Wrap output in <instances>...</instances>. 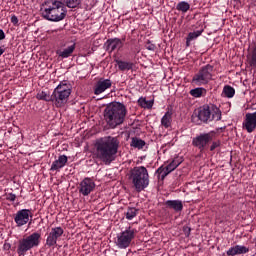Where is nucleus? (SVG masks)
<instances>
[{
	"instance_id": "f257e3e1",
	"label": "nucleus",
	"mask_w": 256,
	"mask_h": 256,
	"mask_svg": "<svg viewBox=\"0 0 256 256\" xmlns=\"http://www.w3.org/2000/svg\"><path fill=\"white\" fill-rule=\"evenodd\" d=\"M81 5V0H50L45 2L42 17L47 21L59 23L67 17V7L75 9Z\"/></svg>"
},
{
	"instance_id": "f03ea898",
	"label": "nucleus",
	"mask_w": 256,
	"mask_h": 256,
	"mask_svg": "<svg viewBox=\"0 0 256 256\" xmlns=\"http://www.w3.org/2000/svg\"><path fill=\"white\" fill-rule=\"evenodd\" d=\"M119 151V139L113 136H105L96 141V157L105 165H111L115 161Z\"/></svg>"
},
{
	"instance_id": "7ed1b4c3",
	"label": "nucleus",
	"mask_w": 256,
	"mask_h": 256,
	"mask_svg": "<svg viewBox=\"0 0 256 256\" xmlns=\"http://www.w3.org/2000/svg\"><path fill=\"white\" fill-rule=\"evenodd\" d=\"M126 115L127 107L121 102L111 103L104 110V119L111 129H115L118 125H122Z\"/></svg>"
},
{
	"instance_id": "20e7f679",
	"label": "nucleus",
	"mask_w": 256,
	"mask_h": 256,
	"mask_svg": "<svg viewBox=\"0 0 256 256\" xmlns=\"http://www.w3.org/2000/svg\"><path fill=\"white\" fill-rule=\"evenodd\" d=\"M130 180L138 193L149 187V171L145 166H136L130 171Z\"/></svg>"
},
{
	"instance_id": "39448f33",
	"label": "nucleus",
	"mask_w": 256,
	"mask_h": 256,
	"mask_svg": "<svg viewBox=\"0 0 256 256\" xmlns=\"http://www.w3.org/2000/svg\"><path fill=\"white\" fill-rule=\"evenodd\" d=\"M71 84L60 82V84L52 92V103L57 108L65 107L71 96Z\"/></svg>"
},
{
	"instance_id": "423d86ee",
	"label": "nucleus",
	"mask_w": 256,
	"mask_h": 256,
	"mask_svg": "<svg viewBox=\"0 0 256 256\" xmlns=\"http://www.w3.org/2000/svg\"><path fill=\"white\" fill-rule=\"evenodd\" d=\"M197 117L202 123H211V121H221V109L215 105H203L198 108Z\"/></svg>"
},
{
	"instance_id": "0eeeda50",
	"label": "nucleus",
	"mask_w": 256,
	"mask_h": 256,
	"mask_svg": "<svg viewBox=\"0 0 256 256\" xmlns=\"http://www.w3.org/2000/svg\"><path fill=\"white\" fill-rule=\"evenodd\" d=\"M41 243V234L39 232H34L29 236H26L19 240L17 253L20 256H24L27 251H31V249H35V247H39Z\"/></svg>"
},
{
	"instance_id": "6e6552de",
	"label": "nucleus",
	"mask_w": 256,
	"mask_h": 256,
	"mask_svg": "<svg viewBox=\"0 0 256 256\" xmlns=\"http://www.w3.org/2000/svg\"><path fill=\"white\" fill-rule=\"evenodd\" d=\"M135 239V229L128 227L126 230L117 234L115 245L118 249H127L131 245V241Z\"/></svg>"
},
{
	"instance_id": "1a4fd4ad",
	"label": "nucleus",
	"mask_w": 256,
	"mask_h": 256,
	"mask_svg": "<svg viewBox=\"0 0 256 256\" xmlns=\"http://www.w3.org/2000/svg\"><path fill=\"white\" fill-rule=\"evenodd\" d=\"M213 78V66L207 64L193 77L192 81L195 85H207Z\"/></svg>"
},
{
	"instance_id": "9d476101",
	"label": "nucleus",
	"mask_w": 256,
	"mask_h": 256,
	"mask_svg": "<svg viewBox=\"0 0 256 256\" xmlns=\"http://www.w3.org/2000/svg\"><path fill=\"white\" fill-rule=\"evenodd\" d=\"M95 187V181L90 177H86L80 181L78 191L83 197H88V195H91L95 191Z\"/></svg>"
},
{
	"instance_id": "9b49d317",
	"label": "nucleus",
	"mask_w": 256,
	"mask_h": 256,
	"mask_svg": "<svg viewBox=\"0 0 256 256\" xmlns=\"http://www.w3.org/2000/svg\"><path fill=\"white\" fill-rule=\"evenodd\" d=\"M31 219H33V213L30 209H21L14 215V223H16L18 227L27 225Z\"/></svg>"
},
{
	"instance_id": "f8f14e48",
	"label": "nucleus",
	"mask_w": 256,
	"mask_h": 256,
	"mask_svg": "<svg viewBox=\"0 0 256 256\" xmlns=\"http://www.w3.org/2000/svg\"><path fill=\"white\" fill-rule=\"evenodd\" d=\"M63 233H65V231L61 227L52 228L46 239V245L48 247H55L59 238L63 236Z\"/></svg>"
},
{
	"instance_id": "ddd939ff",
	"label": "nucleus",
	"mask_w": 256,
	"mask_h": 256,
	"mask_svg": "<svg viewBox=\"0 0 256 256\" xmlns=\"http://www.w3.org/2000/svg\"><path fill=\"white\" fill-rule=\"evenodd\" d=\"M243 128L246 129L247 133H253L256 129V112L247 113L243 122Z\"/></svg>"
},
{
	"instance_id": "4468645a",
	"label": "nucleus",
	"mask_w": 256,
	"mask_h": 256,
	"mask_svg": "<svg viewBox=\"0 0 256 256\" xmlns=\"http://www.w3.org/2000/svg\"><path fill=\"white\" fill-rule=\"evenodd\" d=\"M112 85H113V82L110 79L100 78L95 85L94 94L101 95V93H105L107 89H111Z\"/></svg>"
},
{
	"instance_id": "2eb2a0df",
	"label": "nucleus",
	"mask_w": 256,
	"mask_h": 256,
	"mask_svg": "<svg viewBox=\"0 0 256 256\" xmlns=\"http://www.w3.org/2000/svg\"><path fill=\"white\" fill-rule=\"evenodd\" d=\"M211 134H202L196 138L193 139L192 144L194 147H198V149H205V146L209 141H211Z\"/></svg>"
},
{
	"instance_id": "dca6fc26",
	"label": "nucleus",
	"mask_w": 256,
	"mask_h": 256,
	"mask_svg": "<svg viewBox=\"0 0 256 256\" xmlns=\"http://www.w3.org/2000/svg\"><path fill=\"white\" fill-rule=\"evenodd\" d=\"M123 48V42L119 38H111L106 41V49L110 53H113V51H119V49Z\"/></svg>"
},
{
	"instance_id": "f3484780",
	"label": "nucleus",
	"mask_w": 256,
	"mask_h": 256,
	"mask_svg": "<svg viewBox=\"0 0 256 256\" xmlns=\"http://www.w3.org/2000/svg\"><path fill=\"white\" fill-rule=\"evenodd\" d=\"M74 51H75V43L57 50L56 55H58V57H61V59H69V57L73 55Z\"/></svg>"
},
{
	"instance_id": "a211bd4d",
	"label": "nucleus",
	"mask_w": 256,
	"mask_h": 256,
	"mask_svg": "<svg viewBox=\"0 0 256 256\" xmlns=\"http://www.w3.org/2000/svg\"><path fill=\"white\" fill-rule=\"evenodd\" d=\"M67 161H69V158H67L66 155H60L58 159L52 163L50 170L59 171L60 169H63V167L67 165Z\"/></svg>"
},
{
	"instance_id": "6ab92c4d",
	"label": "nucleus",
	"mask_w": 256,
	"mask_h": 256,
	"mask_svg": "<svg viewBox=\"0 0 256 256\" xmlns=\"http://www.w3.org/2000/svg\"><path fill=\"white\" fill-rule=\"evenodd\" d=\"M166 207L168 209H173L176 213H181L183 211V201L181 200H167Z\"/></svg>"
},
{
	"instance_id": "aec40b11",
	"label": "nucleus",
	"mask_w": 256,
	"mask_h": 256,
	"mask_svg": "<svg viewBox=\"0 0 256 256\" xmlns=\"http://www.w3.org/2000/svg\"><path fill=\"white\" fill-rule=\"evenodd\" d=\"M244 253H249V248L241 245H236L227 251V255L231 256L243 255Z\"/></svg>"
},
{
	"instance_id": "412c9836",
	"label": "nucleus",
	"mask_w": 256,
	"mask_h": 256,
	"mask_svg": "<svg viewBox=\"0 0 256 256\" xmlns=\"http://www.w3.org/2000/svg\"><path fill=\"white\" fill-rule=\"evenodd\" d=\"M171 123H173V112L167 111L161 118V125L165 129H169V127H171Z\"/></svg>"
},
{
	"instance_id": "4be33fe9",
	"label": "nucleus",
	"mask_w": 256,
	"mask_h": 256,
	"mask_svg": "<svg viewBox=\"0 0 256 256\" xmlns=\"http://www.w3.org/2000/svg\"><path fill=\"white\" fill-rule=\"evenodd\" d=\"M202 34H203V29L190 32L186 38V46L189 47V45H191V41H195V39H197L198 37H201Z\"/></svg>"
},
{
	"instance_id": "5701e85b",
	"label": "nucleus",
	"mask_w": 256,
	"mask_h": 256,
	"mask_svg": "<svg viewBox=\"0 0 256 256\" xmlns=\"http://www.w3.org/2000/svg\"><path fill=\"white\" fill-rule=\"evenodd\" d=\"M169 173H171V172L169 170H167V167L160 166L156 170L155 175H156L157 179H159L160 181H164L165 177H167V175H169Z\"/></svg>"
},
{
	"instance_id": "b1692460",
	"label": "nucleus",
	"mask_w": 256,
	"mask_h": 256,
	"mask_svg": "<svg viewBox=\"0 0 256 256\" xmlns=\"http://www.w3.org/2000/svg\"><path fill=\"white\" fill-rule=\"evenodd\" d=\"M183 163V160L179 157L175 158L174 160H172L167 166L166 169L167 171H169L170 173H173V171H175L179 165Z\"/></svg>"
},
{
	"instance_id": "393cba45",
	"label": "nucleus",
	"mask_w": 256,
	"mask_h": 256,
	"mask_svg": "<svg viewBox=\"0 0 256 256\" xmlns=\"http://www.w3.org/2000/svg\"><path fill=\"white\" fill-rule=\"evenodd\" d=\"M116 63L120 71H131L133 69V63L131 62L116 60Z\"/></svg>"
},
{
	"instance_id": "a878e982",
	"label": "nucleus",
	"mask_w": 256,
	"mask_h": 256,
	"mask_svg": "<svg viewBox=\"0 0 256 256\" xmlns=\"http://www.w3.org/2000/svg\"><path fill=\"white\" fill-rule=\"evenodd\" d=\"M138 105L143 109H151L153 107V100H147L144 97L138 99Z\"/></svg>"
},
{
	"instance_id": "bb28decb",
	"label": "nucleus",
	"mask_w": 256,
	"mask_h": 256,
	"mask_svg": "<svg viewBox=\"0 0 256 256\" xmlns=\"http://www.w3.org/2000/svg\"><path fill=\"white\" fill-rule=\"evenodd\" d=\"M139 214V209L132 207L128 208L125 212V217L128 221H132V219H135V216Z\"/></svg>"
},
{
	"instance_id": "cd10ccee",
	"label": "nucleus",
	"mask_w": 256,
	"mask_h": 256,
	"mask_svg": "<svg viewBox=\"0 0 256 256\" xmlns=\"http://www.w3.org/2000/svg\"><path fill=\"white\" fill-rule=\"evenodd\" d=\"M130 145L135 149H143L145 147V141L141 140V138L134 137L132 138Z\"/></svg>"
},
{
	"instance_id": "c85d7f7f",
	"label": "nucleus",
	"mask_w": 256,
	"mask_h": 256,
	"mask_svg": "<svg viewBox=\"0 0 256 256\" xmlns=\"http://www.w3.org/2000/svg\"><path fill=\"white\" fill-rule=\"evenodd\" d=\"M205 93H207V90H205V88H201V87L194 88V89L190 90V95L195 98L203 97V95H205Z\"/></svg>"
},
{
	"instance_id": "c756f323",
	"label": "nucleus",
	"mask_w": 256,
	"mask_h": 256,
	"mask_svg": "<svg viewBox=\"0 0 256 256\" xmlns=\"http://www.w3.org/2000/svg\"><path fill=\"white\" fill-rule=\"evenodd\" d=\"M37 99H39L40 101H51L53 103V94L49 95L47 92L41 91L37 94Z\"/></svg>"
},
{
	"instance_id": "7c9ffc66",
	"label": "nucleus",
	"mask_w": 256,
	"mask_h": 256,
	"mask_svg": "<svg viewBox=\"0 0 256 256\" xmlns=\"http://www.w3.org/2000/svg\"><path fill=\"white\" fill-rule=\"evenodd\" d=\"M177 11H181L182 13H187L189 9H191V5L188 2L181 1L176 6Z\"/></svg>"
},
{
	"instance_id": "2f4dec72",
	"label": "nucleus",
	"mask_w": 256,
	"mask_h": 256,
	"mask_svg": "<svg viewBox=\"0 0 256 256\" xmlns=\"http://www.w3.org/2000/svg\"><path fill=\"white\" fill-rule=\"evenodd\" d=\"M225 96L228 97V99H231L235 96V88L226 85L225 86Z\"/></svg>"
},
{
	"instance_id": "473e14b6",
	"label": "nucleus",
	"mask_w": 256,
	"mask_h": 256,
	"mask_svg": "<svg viewBox=\"0 0 256 256\" xmlns=\"http://www.w3.org/2000/svg\"><path fill=\"white\" fill-rule=\"evenodd\" d=\"M145 48L148 50V51H155L156 49V46L155 44L151 43V41H148L145 45Z\"/></svg>"
},
{
	"instance_id": "72a5a7b5",
	"label": "nucleus",
	"mask_w": 256,
	"mask_h": 256,
	"mask_svg": "<svg viewBox=\"0 0 256 256\" xmlns=\"http://www.w3.org/2000/svg\"><path fill=\"white\" fill-rule=\"evenodd\" d=\"M6 199H7V201L13 202V201H15V199H17V196L13 193H8V194H6Z\"/></svg>"
},
{
	"instance_id": "f704fd0d",
	"label": "nucleus",
	"mask_w": 256,
	"mask_h": 256,
	"mask_svg": "<svg viewBox=\"0 0 256 256\" xmlns=\"http://www.w3.org/2000/svg\"><path fill=\"white\" fill-rule=\"evenodd\" d=\"M11 23H13V25H18L19 18H17V16H15V15L11 16Z\"/></svg>"
},
{
	"instance_id": "c9c22d12",
	"label": "nucleus",
	"mask_w": 256,
	"mask_h": 256,
	"mask_svg": "<svg viewBox=\"0 0 256 256\" xmlns=\"http://www.w3.org/2000/svg\"><path fill=\"white\" fill-rule=\"evenodd\" d=\"M184 233H185L186 237H189V235H191V228H189V227L184 228Z\"/></svg>"
},
{
	"instance_id": "e433bc0d",
	"label": "nucleus",
	"mask_w": 256,
	"mask_h": 256,
	"mask_svg": "<svg viewBox=\"0 0 256 256\" xmlns=\"http://www.w3.org/2000/svg\"><path fill=\"white\" fill-rule=\"evenodd\" d=\"M3 39H5V32L3 29H0V41H3Z\"/></svg>"
},
{
	"instance_id": "4c0bfd02",
	"label": "nucleus",
	"mask_w": 256,
	"mask_h": 256,
	"mask_svg": "<svg viewBox=\"0 0 256 256\" xmlns=\"http://www.w3.org/2000/svg\"><path fill=\"white\" fill-rule=\"evenodd\" d=\"M217 147V143H213V145L210 147V150L213 151L215 150Z\"/></svg>"
},
{
	"instance_id": "58836bf2",
	"label": "nucleus",
	"mask_w": 256,
	"mask_h": 256,
	"mask_svg": "<svg viewBox=\"0 0 256 256\" xmlns=\"http://www.w3.org/2000/svg\"><path fill=\"white\" fill-rule=\"evenodd\" d=\"M3 53H5V48L0 46V57H1V55H3Z\"/></svg>"
},
{
	"instance_id": "ea45409f",
	"label": "nucleus",
	"mask_w": 256,
	"mask_h": 256,
	"mask_svg": "<svg viewBox=\"0 0 256 256\" xmlns=\"http://www.w3.org/2000/svg\"><path fill=\"white\" fill-rule=\"evenodd\" d=\"M224 94H225V87L222 90V95H224Z\"/></svg>"
}]
</instances>
